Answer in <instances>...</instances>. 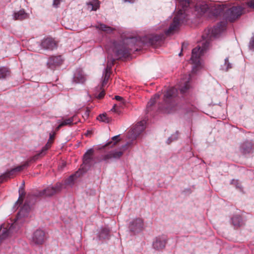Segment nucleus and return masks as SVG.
<instances>
[{
    "label": "nucleus",
    "mask_w": 254,
    "mask_h": 254,
    "mask_svg": "<svg viewBox=\"0 0 254 254\" xmlns=\"http://www.w3.org/2000/svg\"><path fill=\"white\" fill-rule=\"evenodd\" d=\"M164 38L163 35H148L141 38L131 37L113 43V51L117 57H127L132 50L137 51L143 45L158 46Z\"/></svg>",
    "instance_id": "nucleus-1"
},
{
    "label": "nucleus",
    "mask_w": 254,
    "mask_h": 254,
    "mask_svg": "<svg viewBox=\"0 0 254 254\" xmlns=\"http://www.w3.org/2000/svg\"><path fill=\"white\" fill-rule=\"evenodd\" d=\"M226 27V22H220L211 30L205 31V33L202 36L203 40L200 43L201 45H198L192 50L190 61L191 64H194L192 68L193 70H194L195 68L199 67L200 65V58L209 47L211 39L218 37L225 29Z\"/></svg>",
    "instance_id": "nucleus-2"
},
{
    "label": "nucleus",
    "mask_w": 254,
    "mask_h": 254,
    "mask_svg": "<svg viewBox=\"0 0 254 254\" xmlns=\"http://www.w3.org/2000/svg\"><path fill=\"white\" fill-rule=\"evenodd\" d=\"M178 2V6L181 7L179 9L177 14L173 18V22L170 25L169 29L165 31L166 34L173 33L174 31L177 30L181 23H184L187 22L188 15L186 11L190 6V0H177Z\"/></svg>",
    "instance_id": "nucleus-3"
},
{
    "label": "nucleus",
    "mask_w": 254,
    "mask_h": 254,
    "mask_svg": "<svg viewBox=\"0 0 254 254\" xmlns=\"http://www.w3.org/2000/svg\"><path fill=\"white\" fill-rule=\"evenodd\" d=\"M178 94V90L175 87L169 88L164 95L163 106H159V110L165 113H170L174 111L176 105V97Z\"/></svg>",
    "instance_id": "nucleus-4"
},
{
    "label": "nucleus",
    "mask_w": 254,
    "mask_h": 254,
    "mask_svg": "<svg viewBox=\"0 0 254 254\" xmlns=\"http://www.w3.org/2000/svg\"><path fill=\"white\" fill-rule=\"evenodd\" d=\"M36 201L35 196L32 194H28L27 196L24 205L17 214L16 220L14 222V225H16L19 222H21L22 218L27 217L30 210H31V205L34 204Z\"/></svg>",
    "instance_id": "nucleus-5"
},
{
    "label": "nucleus",
    "mask_w": 254,
    "mask_h": 254,
    "mask_svg": "<svg viewBox=\"0 0 254 254\" xmlns=\"http://www.w3.org/2000/svg\"><path fill=\"white\" fill-rule=\"evenodd\" d=\"M94 151L93 149L91 148L88 149L84 154L83 157V163L80 168L82 172L85 173L87 172L96 163L94 158Z\"/></svg>",
    "instance_id": "nucleus-6"
},
{
    "label": "nucleus",
    "mask_w": 254,
    "mask_h": 254,
    "mask_svg": "<svg viewBox=\"0 0 254 254\" xmlns=\"http://www.w3.org/2000/svg\"><path fill=\"white\" fill-rule=\"evenodd\" d=\"M243 10V8L240 6H233L226 11L225 18L227 21L233 22L240 17Z\"/></svg>",
    "instance_id": "nucleus-7"
},
{
    "label": "nucleus",
    "mask_w": 254,
    "mask_h": 254,
    "mask_svg": "<svg viewBox=\"0 0 254 254\" xmlns=\"http://www.w3.org/2000/svg\"><path fill=\"white\" fill-rule=\"evenodd\" d=\"M130 144L131 143L127 142L125 145L122 146L121 149H122L123 150L111 151L106 154L102 155L98 159L99 162H101L102 161L108 162L109 160L111 159L112 158H120L123 154V151L127 149V146H129Z\"/></svg>",
    "instance_id": "nucleus-8"
},
{
    "label": "nucleus",
    "mask_w": 254,
    "mask_h": 254,
    "mask_svg": "<svg viewBox=\"0 0 254 254\" xmlns=\"http://www.w3.org/2000/svg\"><path fill=\"white\" fill-rule=\"evenodd\" d=\"M146 122L144 120L137 123L128 132L127 138L131 141L136 139L137 137L145 129Z\"/></svg>",
    "instance_id": "nucleus-9"
},
{
    "label": "nucleus",
    "mask_w": 254,
    "mask_h": 254,
    "mask_svg": "<svg viewBox=\"0 0 254 254\" xmlns=\"http://www.w3.org/2000/svg\"><path fill=\"white\" fill-rule=\"evenodd\" d=\"M63 189V185L61 183H57L55 187H48L45 190L39 192L38 195L39 196H51L55 194L60 192Z\"/></svg>",
    "instance_id": "nucleus-10"
},
{
    "label": "nucleus",
    "mask_w": 254,
    "mask_h": 254,
    "mask_svg": "<svg viewBox=\"0 0 254 254\" xmlns=\"http://www.w3.org/2000/svg\"><path fill=\"white\" fill-rule=\"evenodd\" d=\"M46 240V234L44 231L37 229L33 234L31 242L35 245H42Z\"/></svg>",
    "instance_id": "nucleus-11"
},
{
    "label": "nucleus",
    "mask_w": 254,
    "mask_h": 254,
    "mask_svg": "<svg viewBox=\"0 0 254 254\" xmlns=\"http://www.w3.org/2000/svg\"><path fill=\"white\" fill-rule=\"evenodd\" d=\"M239 149L243 154L251 153L254 150V143L252 140L244 141L240 144Z\"/></svg>",
    "instance_id": "nucleus-12"
},
{
    "label": "nucleus",
    "mask_w": 254,
    "mask_h": 254,
    "mask_svg": "<svg viewBox=\"0 0 254 254\" xmlns=\"http://www.w3.org/2000/svg\"><path fill=\"white\" fill-rule=\"evenodd\" d=\"M143 227V222L141 218H136L129 224V229L134 234L142 231Z\"/></svg>",
    "instance_id": "nucleus-13"
},
{
    "label": "nucleus",
    "mask_w": 254,
    "mask_h": 254,
    "mask_svg": "<svg viewBox=\"0 0 254 254\" xmlns=\"http://www.w3.org/2000/svg\"><path fill=\"white\" fill-rule=\"evenodd\" d=\"M190 75H186L185 78L181 79L179 83L178 86L180 92L182 94L186 93L189 89H190Z\"/></svg>",
    "instance_id": "nucleus-14"
},
{
    "label": "nucleus",
    "mask_w": 254,
    "mask_h": 254,
    "mask_svg": "<svg viewBox=\"0 0 254 254\" xmlns=\"http://www.w3.org/2000/svg\"><path fill=\"white\" fill-rule=\"evenodd\" d=\"M85 80V75L82 69L80 68H77L74 73L73 82L75 83H83Z\"/></svg>",
    "instance_id": "nucleus-15"
},
{
    "label": "nucleus",
    "mask_w": 254,
    "mask_h": 254,
    "mask_svg": "<svg viewBox=\"0 0 254 254\" xmlns=\"http://www.w3.org/2000/svg\"><path fill=\"white\" fill-rule=\"evenodd\" d=\"M63 63L61 56L51 57L48 62L47 64L49 68H53L54 66H58Z\"/></svg>",
    "instance_id": "nucleus-16"
},
{
    "label": "nucleus",
    "mask_w": 254,
    "mask_h": 254,
    "mask_svg": "<svg viewBox=\"0 0 254 254\" xmlns=\"http://www.w3.org/2000/svg\"><path fill=\"white\" fill-rule=\"evenodd\" d=\"M41 46L45 49L53 50L56 47V44L52 38H46L42 41Z\"/></svg>",
    "instance_id": "nucleus-17"
},
{
    "label": "nucleus",
    "mask_w": 254,
    "mask_h": 254,
    "mask_svg": "<svg viewBox=\"0 0 254 254\" xmlns=\"http://www.w3.org/2000/svg\"><path fill=\"white\" fill-rule=\"evenodd\" d=\"M76 116L75 115L73 116L72 117H70L68 119H66L64 120L61 122H59L60 124L59 126L57 127L56 129L59 130L60 128L64 126H71L74 124L76 123Z\"/></svg>",
    "instance_id": "nucleus-18"
},
{
    "label": "nucleus",
    "mask_w": 254,
    "mask_h": 254,
    "mask_svg": "<svg viewBox=\"0 0 254 254\" xmlns=\"http://www.w3.org/2000/svg\"><path fill=\"white\" fill-rule=\"evenodd\" d=\"M79 176L78 172H77L75 174L70 176L66 179L63 185V189H65L67 187H71L74 184L75 179Z\"/></svg>",
    "instance_id": "nucleus-19"
},
{
    "label": "nucleus",
    "mask_w": 254,
    "mask_h": 254,
    "mask_svg": "<svg viewBox=\"0 0 254 254\" xmlns=\"http://www.w3.org/2000/svg\"><path fill=\"white\" fill-rule=\"evenodd\" d=\"M28 18L29 14L26 13L24 9L15 12L13 15V18L15 20H23Z\"/></svg>",
    "instance_id": "nucleus-20"
},
{
    "label": "nucleus",
    "mask_w": 254,
    "mask_h": 254,
    "mask_svg": "<svg viewBox=\"0 0 254 254\" xmlns=\"http://www.w3.org/2000/svg\"><path fill=\"white\" fill-rule=\"evenodd\" d=\"M166 243L165 240L157 238L153 243V247L156 250H161L165 248Z\"/></svg>",
    "instance_id": "nucleus-21"
},
{
    "label": "nucleus",
    "mask_w": 254,
    "mask_h": 254,
    "mask_svg": "<svg viewBox=\"0 0 254 254\" xmlns=\"http://www.w3.org/2000/svg\"><path fill=\"white\" fill-rule=\"evenodd\" d=\"M95 27L96 29L104 31L107 33H111L115 30L114 28L101 23H97L95 26Z\"/></svg>",
    "instance_id": "nucleus-22"
},
{
    "label": "nucleus",
    "mask_w": 254,
    "mask_h": 254,
    "mask_svg": "<svg viewBox=\"0 0 254 254\" xmlns=\"http://www.w3.org/2000/svg\"><path fill=\"white\" fill-rule=\"evenodd\" d=\"M87 6L90 11L96 10L100 7V2L98 0H92L87 3Z\"/></svg>",
    "instance_id": "nucleus-23"
},
{
    "label": "nucleus",
    "mask_w": 254,
    "mask_h": 254,
    "mask_svg": "<svg viewBox=\"0 0 254 254\" xmlns=\"http://www.w3.org/2000/svg\"><path fill=\"white\" fill-rule=\"evenodd\" d=\"M232 223L235 227H239L244 225L242 217L239 215H235L232 218Z\"/></svg>",
    "instance_id": "nucleus-24"
},
{
    "label": "nucleus",
    "mask_w": 254,
    "mask_h": 254,
    "mask_svg": "<svg viewBox=\"0 0 254 254\" xmlns=\"http://www.w3.org/2000/svg\"><path fill=\"white\" fill-rule=\"evenodd\" d=\"M115 99L117 101H121V103L119 105H115L113 108L111 109L112 111L117 113L118 114H120L121 112V110L118 108L119 106H122V105H124V99L119 96H116L115 97Z\"/></svg>",
    "instance_id": "nucleus-25"
},
{
    "label": "nucleus",
    "mask_w": 254,
    "mask_h": 254,
    "mask_svg": "<svg viewBox=\"0 0 254 254\" xmlns=\"http://www.w3.org/2000/svg\"><path fill=\"white\" fill-rule=\"evenodd\" d=\"M110 237V230L107 228H102L99 233L100 239H108Z\"/></svg>",
    "instance_id": "nucleus-26"
},
{
    "label": "nucleus",
    "mask_w": 254,
    "mask_h": 254,
    "mask_svg": "<svg viewBox=\"0 0 254 254\" xmlns=\"http://www.w3.org/2000/svg\"><path fill=\"white\" fill-rule=\"evenodd\" d=\"M10 75V71L8 68L2 67H0V79L5 78Z\"/></svg>",
    "instance_id": "nucleus-27"
},
{
    "label": "nucleus",
    "mask_w": 254,
    "mask_h": 254,
    "mask_svg": "<svg viewBox=\"0 0 254 254\" xmlns=\"http://www.w3.org/2000/svg\"><path fill=\"white\" fill-rule=\"evenodd\" d=\"M160 97V94L159 93L156 94L154 95L153 97H152L149 101L148 102L147 104V109L149 111V108L154 105L156 101V100L158 99Z\"/></svg>",
    "instance_id": "nucleus-28"
},
{
    "label": "nucleus",
    "mask_w": 254,
    "mask_h": 254,
    "mask_svg": "<svg viewBox=\"0 0 254 254\" xmlns=\"http://www.w3.org/2000/svg\"><path fill=\"white\" fill-rule=\"evenodd\" d=\"M119 137V135L115 136L112 138V140L109 141L105 145L106 147H112L116 145L118 141H119L120 139H118Z\"/></svg>",
    "instance_id": "nucleus-29"
},
{
    "label": "nucleus",
    "mask_w": 254,
    "mask_h": 254,
    "mask_svg": "<svg viewBox=\"0 0 254 254\" xmlns=\"http://www.w3.org/2000/svg\"><path fill=\"white\" fill-rule=\"evenodd\" d=\"M108 68L109 66L108 65H107V67L105 69V73L104 75V79L101 86L104 87V86H105L107 84L108 80L110 78V73L108 72Z\"/></svg>",
    "instance_id": "nucleus-30"
},
{
    "label": "nucleus",
    "mask_w": 254,
    "mask_h": 254,
    "mask_svg": "<svg viewBox=\"0 0 254 254\" xmlns=\"http://www.w3.org/2000/svg\"><path fill=\"white\" fill-rule=\"evenodd\" d=\"M97 119L101 122H104L106 123H109L111 121V119L107 117L106 114H102L99 115Z\"/></svg>",
    "instance_id": "nucleus-31"
},
{
    "label": "nucleus",
    "mask_w": 254,
    "mask_h": 254,
    "mask_svg": "<svg viewBox=\"0 0 254 254\" xmlns=\"http://www.w3.org/2000/svg\"><path fill=\"white\" fill-rule=\"evenodd\" d=\"M103 87L101 86L97 87V90H98V91L100 92L99 94L95 93V97L97 99H101L104 97L105 95V90L104 89H103Z\"/></svg>",
    "instance_id": "nucleus-32"
},
{
    "label": "nucleus",
    "mask_w": 254,
    "mask_h": 254,
    "mask_svg": "<svg viewBox=\"0 0 254 254\" xmlns=\"http://www.w3.org/2000/svg\"><path fill=\"white\" fill-rule=\"evenodd\" d=\"M15 172L13 169H12L10 171L6 172L5 174L2 175L0 177L1 179H6L7 178H10L14 175Z\"/></svg>",
    "instance_id": "nucleus-33"
},
{
    "label": "nucleus",
    "mask_w": 254,
    "mask_h": 254,
    "mask_svg": "<svg viewBox=\"0 0 254 254\" xmlns=\"http://www.w3.org/2000/svg\"><path fill=\"white\" fill-rule=\"evenodd\" d=\"M29 166V161L25 162L24 164L18 166L13 169L14 170L15 172H19L24 170L25 168Z\"/></svg>",
    "instance_id": "nucleus-34"
},
{
    "label": "nucleus",
    "mask_w": 254,
    "mask_h": 254,
    "mask_svg": "<svg viewBox=\"0 0 254 254\" xmlns=\"http://www.w3.org/2000/svg\"><path fill=\"white\" fill-rule=\"evenodd\" d=\"M52 142L48 141L46 144L42 148L40 153L42 154V155H44L45 154L46 151L49 149L51 146Z\"/></svg>",
    "instance_id": "nucleus-35"
},
{
    "label": "nucleus",
    "mask_w": 254,
    "mask_h": 254,
    "mask_svg": "<svg viewBox=\"0 0 254 254\" xmlns=\"http://www.w3.org/2000/svg\"><path fill=\"white\" fill-rule=\"evenodd\" d=\"M24 194L23 193H20L19 191V196L18 199L15 202V207H18V206L22 203L23 202V198H24Z\"/></svg>",
    "instance_id": "nucleus-36"
},
{
    "label": "nucleus",
    "mask_w": 254,
    "mask_h": 254,
    "mask_svg": "<svg viewBox=\"0 0 254 254\" xmlns=\"http://www.w3.org/2000/svg\"><path fill=\"white\" fill-rule=\"evenodd\" d=\"M178 138V132H176L175 134H173L170 137H169L167 140V143L170 144L172 141L177 139Z\"/></svg>",
    "instance_id": "nucleus-37"
},
{
    "label": "nucleus",
    "mask_w": 254,
    "mask_h": 254,
    "mask_svg": "<svg viewBox=\"0 0 254 254\" xmlns=\"http://www.w3.org/2000/svg\"><path fill=\"white\" fill-rule=\"evenodd\" d=\"M40 156H43L42 154L40 152L37 154L36 155L31 157L30 158H29L28 159V160L27 161H29V163L31 162L35 161L36 160H37L38 159V158Z\"/></svg>",
    "instance_id": "nucleus-38"
},
{
    "label": "nucleus",
    "mask_w": 254,
    "mask_h": 254,
    "mask_svg": "<svg viewBox=\"0 0 254 254\" xmlns=\"http://www.w3.org/2000/svg\"><path fill=\"white\" fill-rule=\"evenodd\" d=\"M224 65L225 66H226V71H228L229 69H230V68H231L232 67L231 64L230 63V62H229L228 58H226L225 59Z\"/></svg>",
    "instance_id": "nucleus-39"
},
{
    "label": "nucleus",
    "mask_w": 254,
    "mask_h": 254,
    "mask_svg": "<svg viewBox=\"0 0 254 254\" xmlns=\"http://www.w3.org/2000/svg\"><path fill=\"white\" fill-rule=\"evenodd\" d=\"M247 5L251 8L254 9V0H249L247 2Z\"/></svg>",
    "instance_id": "nucleus-40"
},
{
    "label": "nucleus",
    "mask_w": 254,
    "mask_h": 254,
    "mask_svg": "<svg viewBox=\"0 0 254 254\" xmlns=\"http://www.w3.org/2000/svg\"><path fill=\"white\" fill-rule=\"evenodd\" d=\"M249 47L251 49L254 50V36L250 40Z\"/></svg>",
    "instance_id": "nucleus-41"
},
{
    "label": "nucleus",
    "mask_w": 254,
    "mask_h": 254,
    "mask_svg": "<svg viewBox=\"0 0 254 254\" xmlns=\"http://www.w3.org/2000/svg\"><path fill=\"white\" fill-rule=\"evenodd\" d=\"M61 0H54L53 5L55 7H58L61 3Z\"/></svg>",
    "instance_id": "nucleus-42"
},
{
    "label": "nucleus",
    "mask_w": 254,
    "mask_h": 254,
    "mask_svg": "<svg viewBox=\"0 0 254 254\" xmlns=\"http://www.w3.org/2000/svg\"><path fill=\"white\" fill-rule=\"evenodd\" d=\"M54 134H50V138H49L48 141H49V142L52 143L53 142V140L54 139Z\"/></svg>",
    "instance_id": "nucleus-43"
},
{
    "label": "nucleus",
    "mask_w": 254,
    "mask_h": 254,
    "mask_svg": "<svg viewBox=\"0 0 254 254\" xmlns=\"http://www.w3.org/2000/svg\"><path fill=\"white\" fill-rule=\"evenodd\" d=\"M124 2H133L134 0H124Z\"/></svg>",
    "instance_id": "nucleus-44"
},
{
    "label": "nucleus",
    "mask_w": 254,
    "mask_h": 254,
    "mask_svg": "<svg viewBox=\"0 0 254 254\" xmlns=\"http://www.w3.org/2000/svg\"><path fill=\"white\" fill-rule=\"evenodd\" d=\"M184 46H185V44L183 43V44H182V49L184 47Z\"/></svg>",
    "instance_id": "nucleus-45"
},
{
    "label": "nucleus",
    "mask_w": 254,
    "mask_h": 254,
    "mask_svg": "<svg viewBox=\"0 0 254 254\" xmlns=\"http://www.w3.org/2000/svg\"><path fill=\"white\" fill-rule=\"evenodd\" d=\"M182 52H181L179 54V55L180 56H181L182 55Z\"/></svg>",
    "instance_id": "nucleus-46"
},
{
    "label": "nucleus",
    "mask_w": 254,
    "mask_h": 254,
    "mask_svg": "<svg viewBox=\"0 0 254 254\" xmlns=\"http://www.w3.org/2000/svg\"><path fill=\"white\" fill-rule=\"evenodd\" d=\"M114 61H115V60H113V63H112V64H114Z\"/></svg>",
    "instance_id": "nucleus-47"
}]
</instances>
